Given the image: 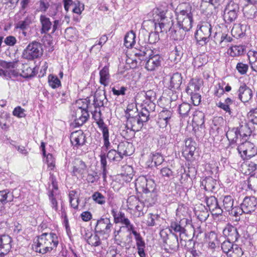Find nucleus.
<instances>
[{
    "instance_id": "obj_10",
    "label": "nucleus",
    "mask_w": 257,
    "mask_h": 257,
    "mask_svg": "<svg viewBox=\"0 0 257 257\" xmlns=\"http://www.w3.org/2000/svg\"><path fill=\"white\" fill-rule=\"evenodd\" d=\"M191 220L186 218L180 219L179 221H172L169 226V231L171 233H179L180 242L183 240V235H186V229L185 227L186 225L190 224Z\"/></svg>"
},
{
    "instance_id": "obj_12",
    "label": "nucleus",
    "mask_w": 257,
    "mask_h": 257,
    "mask_svg": "<svg viewBox=\"0 0 257 257\" xmlns=\"http://www.w3.org/2000/svg\"><path fill=\"white\" fill-rule=\"evenodd\" d=\"M239 10L238 4L233 1L228 3L224 11L223 18L225 22L230 23L234 21L238 17Z\"/></svg>"
},
{
    "instance_id": "obj_59",
    "label": "nucleus",
    "mask_w": 257,
    "mask_h": 257,
    "mask_svg": "<svg viewBox=\"0 0 257 257\" xmlns=\"http://www.w3.org/2000/svg\"><path fill=\"white\" fill-rule=\"evenodd\" d=\"M248 118L251 122L253 124H257V107L254 109H251L247 113Z\"/></svg>"
},
{
    "instance_id": "obj_36",
    "label": "nucleus",
    "mask_w": 257,
    "mask_h": 257,
    "mask_svg": "<svg viewBox=\"0 0 257 257\" xmlns=\"http://www.w3.org/2000/svg\"><path fill=\"white\" fill-rule=\"evenodd\" d=\"M85 239L87 243L91 246H97L101 244V241L98 235L92 234L90 232L86 233Z\"/></svg>"
},
{
    "instance_id": "obj_41",
    "label": "nucleus",
    "mask_w": 257,
    "mask_h": 257,
    "mask_svg": "<svg viewBox=\"0 0 257 257\" xmlns=\"http://www.w3.org/2000/svg\"><path fill=\"white\" fill-rule=\"evenodd\" d=\"M223 203L222 208L228 212L233 206L234 200L230 195H225L221 198Z\"/></svg>"
},
{
    "instance_id": "obj_29",
    "label": "nucleus",
    "mask_w": 257,
    "mask_h": 257,
    "mask_svg": "<svg viewBox=\"0 0 257 257\" xmlns=\"http://www.w3.org/2000/svg\"><path fill=\"white\" fill-rule=\"evenodd\" d=\"M114 222L115 223H121L123 225V227H125L127 229V231L130 232V233L135 229L134 225L122 212L119 211V215Z\"/></svg>"
},
{
    "instance_id": "obj_15",
    "label": "nucleus",
    "mask_w": 257,
    "mask_h": 257,
    "mask_svg": "<svg viewBox=\"0 0 257 257\" xmlns=\"http://www.w3.org/2000/svg\"><path fill=\"white\" fill-rule=\"evenodd\" d=\"M160 235L164 243L168 245L171 250L176 251L178 249V236L176 234L174 233L168 234L166 231L162 230L160 232Z\"/></svg>"
},
{
    "instance_id": "obj_3",
    "label": "nucleus",
    "mask_w": 257,
    "mask_h": 257,
    "mask_svg": "<svg viewBox=\"0 0 257 257\" xmlns=\"http://www.w3.org/2000/svg\"><path fill=\"white\" fill-rule=\"evenodd\" d=\"M37 251L42 254L51 251L58 244L57 235L54 233H43L38 236Z\"/></svg>"
},
{
    "instance_id": "obj_48",
    "label": "nucleus",
    "mask_w": 257,
    "mask_h": 257,
    "mask_svg": "<svg viewBox=\"0 0 257 257\" xmlns=\"http://www.w3.org/2000/svg\"><path fill=\"white\" fill-rule=\"evenodd\" d=\"M151 158L156 166L161 165L164 161V157L159 152H154L152 153L151 154Z\"/></svg>"
},
{
    "instance_id": "obj_30",
    "label": "nucleus",
    "mask_w": 257,
    "mask_h": 257,
    "mask_svg": "<svg viewBox=\"0 0 257 257\" xmlns=\"http://www.w3.org/2000/svg\"><path fill=\"white\" fill-rule=\"evenodd\" d=\"M118 151L121 157L130 156L133 152L132 144L127 142H121L117 147Z\"/></svg>"
},
{
    "instance_id": "obj_32",
    "label": "nucleus",
    "mask_w": 257,
    "mask_h": 257,
    "mask_svg": "<svg viewBox=\"0 0 257 257\" xmlns=\"http://www.w3.org/2000/svg\"><path fill=\"white\" fill-rule=\"evenodd\" d=\"M146 98L149 101L148 105L146 106L148 108L150 112L154 111L156 107L155 103H154L156 100V93L152 90L147 91L146 92Z\"/></svg>"
},
{
    "instance_id": "obj_58",
    "label": "nucleus",
    "mask_w": 257,
    "mask_h": 257,
    "mask_svg": "<svg viewBox=\"0 0 257 257\" xmlns=\"http://www.w3.org/2000/svg\"><path fill=\"white\" fill-rule=\"evenodd\" d=\"M50 0H40L39 11L43 13L46 12L50 6Z\"/></svg>"
},
{
    "instance_id": "obj_38",
    "label": "nucleus",
    "mask_w": 257,
    "mask_h": 257,
    "mask_svg": "<svg viewBox=\"0 0 257 257\" xmlns=\"http://www.w3.org/2000/svg\"><path fill=\"white\" fill-rule=\"evenodd\" d=\"M40 21L42 25V33H47L49 31L52 25L50 19L45 15H41Z\"/></svg>"
},
{
    "instance_id": "obj_9",
    "label": "nucleus",
    "mask_w": 257,
    "mask_h": 257,
    "mask_svg": "<svg viewBox=\"0 0 257 257\" xmlns=\"http://www.w3.org/2000/svg\"><path fill=\"white\" fill-rule=\"evenodd\" d=\"M43 54V49L41 44L34 41L29 44L24 50L23 55L28 60H33L41 56Z\"/></svg>"
},
{
    "instance_id": "obj_34",
    "label": "nucleus",
    "mask_w": 257,
    "mask_h": 257,
    "mask_svg": "<svg viewBox=\"0 0 257 257\" xmlns=\"http://www.w3.org/2000/svg\"><path fill=\"white\" fill-rule=\"evenodd\" d=\"M13 200V194L9 190L0 191V205H4L8 202H12Z\"/></svg>"
},
{
    "instance_id": "obj_63",
    "label": "nucleus",
    "mask_w": 257,
    "mask_h": 257,
    "mask_svg": "<svg viewBox=\"0 0 257 257\" xmlns=\"http://www.w3.org/2000/svg\"><path fill=\"white\" fill-rule=\"evenodd\" d=\"M160 39L159 35L158 32H152L149 34L148 37V42L150 44H155Z\"/></svg>"
},
{
    "instance_id": "obj_2",
    "label": "nucleus",
    "mask_w": 257,
    "mask_h": 257,
    "mask_svg": "<svg viewBox=\"0 0 257 257\" xmlns=\"http://www.w3.org/2000/svg\"><path fill=\"white\" fill-rule=\"evenodd\" d=\"M150 110L146 106L142 107L140 112L135 116L127 113L126 127L134 132L139 131L143 126L144 123L147 122L150 118Z\"/></svg>"
},
{
    "instance_id": "obj_7",
    "label": "nucleus",
    "mask_w": 257,
    "mask_h": 257,
    "mask_svg": "<svg viewBox=\"0 0 257 257\" xmlns=\"http://www.w3.org/2000/svg\"><path fill=\"white\" fill-rule=\"evenodd\" d=\"M101 115L102 114L100 109H99V110H95L92 113V117L102 132L104 147H105L106 150H108L110 148V146L109 139V130L107 126L104 123L103 120L101 118Z\"/></svg>"
},
{
    "instance_id": "obj_20",
    "label": "nucleus",
    "mask_w": 257,
    "mask_h": 257,
    "mask_svg": "<svg viewBox=\"0 0 257 257\" xmlns=\"http://www.w3.org/2000/svg\"><path fill=\"white\" fill-rule=\"evenodd\" d=\"M244 213L249 214L254 212L257 208V199L254 196L245 197L241 204Z\"/></svg>"
},
{
    "instance_id": "obj_17",
    "label": "nucleus",
    "mask_w": 257,
    "mask_h": 257,
    "mask_svg": "<svg viewBox=\"0 0 257 257\" xmlns=\"http://www.w3.org/2000/svg\"><path fill=\"white\" fill-rule=\"evenodd\" d=\"M237 93L238 99L244 103L249 102L253 95V90L244 83L240 84Z\"/></svg>"
},
{
    "instance_id": "obj_1",
    "label": "nucleus",
    "mask_w": 257,
    "mask_h": 257,
    "mask_svg": "<svg viewBox=\"0 0 257 257\" xmlns=\"http://www.w3.org/2000/svg\"><path fill=\"white\" fill-rule=\"evenodd\" d=\"M135 187L138 192L145 194L143 197L146 203L150 206L155 204L158 195L156 184L153 180H148L144 176H141L136 180Z\"/></svg>"
},
{
    "instance_id": "obj_45",
    "label": "nucleus",
    "mask_w": 257,
    "mask_h": 257,
    "mask_svg": "<svg viewBox=\"0 0 257 257\" xmlns=\"http://www.w3.org/2000/svg\"><path fill=\"white\" fill-rule=\"evenodd\" d=\"M31 17H27L24 20L20 21L15 26V28L17 29H20L22 31H25L30 27L32 24Z\"/></svg>"
},
{
    "instance_id": "obj_21",
    "label": "nucleus",
    "mask_w": 257,
    "mask_h": 257,
    "mask_svg": "<svg viewBox=\"0 0 257 257\" xmlns=\"http://www.w3.org/2000/svg\"><path fill=\"white\" fill-rule=\"evenodd\" d=\"M12 238L8 235H0V257H8L12 248Z\"/></svg>"
},
{
    "instance_id": "obj_57",
    "label": "nucleus",
    "mask_w": 257,
    "mask_h": 257,
    "mask_svg": "<svg viewBox=\"0 0 257 257\" xmlns=\"http://www.w3.org/2000/svg\"><path fill=\"white\" fill-rule=\"evenodd\" d=\"M188 214L187 208L184 204H180L178 206V208L176 210V215L180 218L183 216V218H185Z\"/></svg>"
},
{
    "instance_id": "obj_53",
    "label": "nucleus",
    "mask_w": 257,
    "mask_h": 257,
    "mask_svg": "<svg viewBox=\"0 0 257 257\" xmlns=\"http://www.w3.org/2000/svg\"><path fill=\"white\" fill-rule=\"evenodd\" d=\"M113 194L109 193L108 198V205L112 208L111 210V213L113 217L114 222L117 219L119 215V212H117L116 208H113V203L112 202V199H113Z\"/></svg>"
},
{
    "instance_id": "obj_16",
    "label": "nucleus",
    "mask_w": 257,
    "mask_h": 257,
    "mask_svg": "<svg viewBox=\"0 0 257 257\" xmlns=\"http://www.w3.org/2000/svg\"><path fill=\"white\" fill-rule=\"evenodd\" d=\"M205 201L212 215L216 216L221 215L223 213V209L219 205L217 199L213 196L205 197Z\"/></svg>"
},
{
    "instance_id": "obj_47",
    "label": "nucleus",
    "mask_w": 257,
    "mask_h": 257,
    "mask_svg": "<svg viewBox=\"0 0 257 257\" xmlns=\"http://www.w3.org/2000/svg\"><path fill=\"white\" fill-rule=\"evenodd\" d=\"M92 200L99 205H104L106 203V198L100 192H95L91 196Z\"/></svg>"
},
{
    "instance_id": "obj_27",
    "label": "nucleus",
    "mask_w": 257,
    "mask_h": 257,
    "mask_svg": "<svg viewBox=\"0 0 257 257\" xmlns=\"http://www.w3.org/2000/svg\"><path fill=\"white\" fill-rule=\"evenodd\" d=\"M86 168L87 166L84 162L79 158L75 159L73 161L72 175H81L85 173Z\"/></svg>"
},
{
    "instance_id": "obj_61",
    "label": "nucleus",
    "mask_w": 257,
    "mask_h": 257,
    "mask_svg": "<svg viewBox=\"0 0 257 257\" xmlns=\"http://www.w3.org/2000/svg\"><path fill=\"white\" fill-rule=\"evenodd\" d=\"M159 216L158 214L149 213L147 220V224L149 226H153L156 225L155 220H158Z\"/></svg>"
},
{
    "instance_id": "obj_39",
    "label": "nucleus",
    "mask_w": 257,
    "mask_h": 257,
    "mask_svg": "<svg viewBox=\"0 0 257 257\" xmlns=\"http://www.w3.org/2000/svg\"><path fill=\"white\" fill-rule=\"evenodd\" d=\"M94 105L95 108L100 107L104 106V104L107 102V99L105 95V92L103 94L96 93L94 97Z\"/></svg>"
},
{
    "instance_id": "obj_51",
    "label": "nucleus",
    "mask_w": 257,
    "mask_h": 257,
    "mask_svg": "<svg viewBox=\"0 0 257 257\" xmlns=\"http://www.w3.org/2000/svg\"><path fill=\"white\" fill-rule=\"evenodd\" d=\"M106 156L109 160L116 162H119L122 159V157L120 156L118 151L116 152L115 150L113 149L108 152Z\"/></svg>"
},
{
    "instance_id": "obj_49",
    "label": "nucleus",
    "mask_w": 257,
    "mask_h": 257,
    "mask_svg": "<svg viewBox=\"0 0 257 257\" xmlns=\"http://www.w3.org/2000/svg\"><path fill=\"white\" fill-rule=\"evenodd\" d=\"M243 251L237 244H234V247L229 251L227 254V257H241Z\"/></svg>"
},
{
    "instance_id": "obj_46",
    "label": "nucleus",
    "mask_w": 257,
    "mask_h": 257,
    "mask_svg": "<svg viewBox=\"0 0 257 257\" xmlns=\"http://www.w3.org/2000/svg\"><path fill=\"white\" fill-rule=\"evenodd\" d=\"M204 113L201 111H196L193 115L192 121L196 125L202 126L204 123Z\"/></svg>"
},
{
    "instance_id": "obj_13",
    "label": "nucleus",
    "mask_w": 257,
    "mask_h": 257,
    "mask_svg": "<svg viewBox=\"0 0 257 257\" xmlns=\"http://www.w3.org/2000/svg\"><path fill=\"white\" fill-rule=\"evenodd\" d=\"M164 61L163 56L157 54L156 52L151 51L149 54V57L146 61L145 68L148 71H154L161 66Z\"/></svg>"
},
{
    "instance_id": "obj_52",
    "label": "nucleus",
    "mask_w": 257,
    "mask_h": 257,
    "mask_svg": "<svg viewBox=\"0 0 257 257\" xmlns=\"http://www.w3.org/2000/svg\"><path fill=\"white\" fill-rule=\"evenodd\" d=\"M48 82L49 85L53 89L61 86V81L56 76L50 74L48 76Z\"/></svg>"
},
{
    "instance_id": "obj_31",
    "label": "nucleus",
    "mask_w": 257,
    "mask_h": 257,
    "mask_svg": "<svg viewBox=\"0 0 257 257\" xmlns=\"http://www.w3.org/2000/svg\"><path fill=\"white\" fill-rule=\"evenodd\" d=\"M196 150V143L192 139L189 138L185 141V147L183 154L188 158L192 157Z\"/></svg>"
},
{
    "instance_id": "obj_28",
    "label": "nucleus",
    "mask_w": 257,
    "mask_h": 257,
    "mask_svg": "<svg viewBox=\"0 0 257 257\" xmlns=\"http://www.w3.org/2000/svg\"><path fill=\"white\" fill-rule=\"evenodd\" d=\"M205 241L208 243L209 248L214 249L219 244L218 235L214 231H210L205 234Z\"/></svg>"
},
{
    "instance_id": "obj_40",
    "label": "nucleus",
    "mask_w": 257,
    "mask_h": 257,
    "mask_svg": "<svg viewBox=\"0 0 257 257\" xmlns=\"http://www.w3.org/2000/svg\"><path fill=\"white\" fill-rule=\"evenodd\" d=\"M183 54V49L180 46H176L175 50L171 52L170 59L175 63L180 61Z\"/></svg>"
},
{
    "instance_id": "obj_18",
    "label": "nucleus",
    "mask_w": 257,
    "mask_h": 257,
    "mask_svg": "<svg viewBox=\"0 0 257 257\" xmlns=\"http://www.w3.org/2000/svg\"><path fill=\"white\" fill-rule=\"evenodd\" d=\"M132 233L136 240V246L138 250V253L140 257H145V248L146 247V243L143 238L139 232H138L135 229L132 231L130 234ZM127 238H129L132 242V236L129 234L127 236Z\"/></svg>"
},
{
    "instance_id": "obj_6",
    "label": "nucleus",
    "mask_w": 257,
    "mask_h": 257,
    "mask_svg": "<svg viewBox=\"0 0 257 257\" xmlns=\"http://www.w3.org/2000/svg\"><path fill=\"white\" fill-rule=\"evenodd\" d=\"M212 27L207 22H203L197 26L195 33V38L198 44L203 46L207 44L210 39Z\"/></svg>"
},
{
    "instance_id": "obj_22",
    "label": "nucleus",
    "mask_w": 257,
    "mask_h": 257,
    "mask_svg": "<svg viewBox=\"0 0 257 257\" xmlns=\"http://www.w3.org/2000/svg\"><path fill=\"white\" fill-rule=\"evenodd\" d=\"M173 116L172 111L168 109H163L160 112L157 118V124L160 128H165L170 124Z\"/></svg>"
},
{
    "instance_id": "obj_25",
    "label": "nucleus",
    "mask_w": 257,
    "mask_h": 257,
    "mask_svg": "<svg viewBox=\"0 0 257 257\" xmlns=\"http://www.w3.org/2000/svg\"><path fill=\"white\" fill-rule=\"evenodd\" d=\"M182 82V77L181 73L178 72L175 73L170 77L168 88L173 91L179 90Z\"/></svg>"
},
{
    "instance_id": "obj_60",
    "label": "nucleus",
    "mask_w": 257,
    "mask_h": 257,
    "mask_svg": "<svg viewBox=\"0 0 257 257\" xmlns=\"http://www.w3.org/2000/svg\"><path fill=\"white\" fill-rule=\"evenodd\" d=\"M236 69L240 74L244 75L247 72L248 66L247 64H244L242 62H239L236 66Z\"/></svg>"
},
{
    "instance_id": "obj_56",
    "label": "nucleus",
    "mask_w": 257,
    "mask_h": 257,
    "mask_svg": "<svg viewBox=\"0 0 257 257\" xmlns=\"http://www.w3.org/2000/svg\"><path fill=\"white\" fill-rule=\"evenodd\" d=\"M228 214L229 215H232L235 217H239L240 215H241L243 213H244V211L242 209V207L240 206H233L231 209H230L228 211Z\"/></svg>"
},
{
    "instance_id": "obj_26",
    "label": "nucleus",
    "mask_w": 257,
    "mask_h": 257,
    "mask_svg": "<svg viewBox=\"0 0 257 257\" xmlns=\"http://www.w3.org/2000/svg\"><path fill=\"white\" fill-rule=\"evenodd\" d=\"M223 235L227 237V240L233 242L236 241L239 237V233L236 227L228 224L223 230Z\"/></svg>"
},
{
    "instance_id": "obj_42",
    "label": "nucleus",
    "mask_w": 257,
    "mask_h": 257,
    "mask_svg": "<svg viewBox=\"0 0 257 257\" xmlns=\"http://www.w3.org/2000/svg\"><path fill=\"white\" fill-rule=\"evenodd\" d=\"M36 75L35 71V68H32L28 65H23L22 73L20 75L25 78H30L34 77Z\"/></svg>"
},
{
    "instance_id": "obj_33",
    "label": "nucleus",
    "mask_w": 257,
    "mask_h": 257,
    "mask_svg": "<svg viewBox=\"0 0 257 257\" xmlns=\"http://www.w3.org/2000/svg\"><path fill=\"white\" fill-rule=\"evenodd\" d=\"M100 80L99 82L101 85L106 86L109 84L110 74L109 72L108 66H105L99 71Z\"/></svg>"
},
{
    "instance_id": "obj_64",
    "label": "nucleus",
    "mask_w": 257,
    "mask_h": 257,
    "mask_svg": "<svg viewBox=\"0 0 257 257\" xmlns=\"http://www.w3.org/2000/svg\"><path fill=\"white\" fill-rule=\"evenodd\" d=\"M13 114L14 115L19 118L24 117L26 115L24 109L20 106L16 107L13 110Z\"/></svg>"
},
{
    "instance_id": "obj_43",
    "label": "nucleus",
    "mask_w": 257,
    "mask_h": 257,
    "mask_svg": "<svg viewBox=\"0 0 257 257\" xmlns=\"http://www.w3.org/2000/svg\"><path fill=\"white\" fill-rule=\"evenodd\" d=\"M232 102V100L231 98L227 97L225 99L224 102L220 101L216 103V105L218 107L220 108L221 109L225 111V112L227 113L229 115L232 116V112L230 108L229 105L231 104Z\"/></svg>"
},
{
    "instance_id": "obj_23",
    "label": "nucleus",
    "mask_w": 257,
    "mask_h": 257,
    "mask_svg": "<svg viewBox=\"0 0 257 257\" xmlns=\"http://www.w3.org/2000/svg\"><path fill=\"white\" fill-rule=\"evenodd\" d=\"M236 128L238 130L239 137L244 140H246L251 134L252 131L249 126V123L244 117L240 118L239 126Z\"/></svg>"
},
{
    "instance_id": "obj_44",
    "label": "nucleus",
    "mask_w": 257,
    "mask_h": 257,
    "mask_svg": "<svg viewBox=\"0 0 257 257\" xmlns=\"http://www.w3.org/2000/svg\"><path fill=\"white\" fill-rule=\"evenodd\" d=\"M135 39L136 35L133 31L128 32L124 37V46L127 48H132L136 43Z\"/></svg>"
},
{
    "instance_id": "obj_4",
    "label": "nucleus",
    "mask_w": 257,
    "mask_h": 257,
    "mask_svg": "<svg viewBox=\"0 0 257 257\" xmlns=\"http://www.w3.org/2000/svg\"><path fill=\"white\" fill-rule=\"evenodd\" d=\"M167 12L168 10L163 7L154 9L152 12L153 20L155 25L158 23L161 32L167 33L168 28L173 25L171 18L166 16Z\"/></svg>"
},
{
    "instance_id": "obj_5",
    "label": "nucleus",
    "mask_w": 257,
    "mask_h": 257,
    "mask_svg": "<svg viewBox=\"0 0 257 257\" xmlns=\"http://www.w3.org/2000/svg\"><path fill=\"white\" fill-rule=\"evenodd\" d=\"M177 25L187 32L192 27L193 17L192 7L188 5L185 10L180 11L177 15Z\"/></svg>"
},
{
    "instance_id": "obj_62",
    "label": "nucleus",
    "mask_w": 257,
    "mask_h": 257,
    "mask_svg": "<svg viewBox=\"0 0 257 257\" xmlns=\"http://www.w3.org/2000/svg\"><path fill=\"white\" fill-rule=\"evenodd\" d=\"M139 203V199L134 196H130L127 200V206L128 209L133 210L136 204Z\"/></svg>"
},
{
    "instance_id": "obj_19",
    "label": "nucleus",
    "mask_w": 257,
    "mask_h": 257,
    "mask_svg": "<svg viewBox=\"0 0 257 257\" xmlns=\"http://www.w3.org/2000/svg\"><path fill=\"white\" fill-rule=\"evenodd\" d=\"M70 141L74 147L81 148L86 143V136L82 130L75 131L71 134Z\"/></svg>"
},
{
    "instance_id": "obj_55",
    "label": "nucleus",
    "mask_w": 257,
    "mask_h": 257,
    "mask_svg": "<svg viewBox=\"0 0 257 257\" xmlns=\"http://www.w3.org/2000/svg\"><path fill=\"white\" fill-rule=\"evenodd\" d=\"M233 242H234L232 241L226 240L223 241L221 244V248L223 251L226 254H227L232 248L234 247L235 244H234Z\"/></svg>"
},
{
    "instance_id": "obj_37",
    "label": "nucleus",
    "mask_w": 257,
    "mask_h": 257,
    "mask_svg": "<svg viewBox=\"0 0 257 257\" xmlns=\"http://www.w3.org/2000/svg\"><path fill=\"white\" fill-rule=\"evenodd\" d=\"M226 136L230 142V145H234L239 137L238 130L236 127L229 129L226 133Z\"/></svg>"
},
{
    "instance_id": "obj_54",
    "label": "nucleus",
    "mask_w": 257,
    "mask_h": 257,
    "mask_svg": "<svg viewBox=\"0 0 257 257\" xmlns=\"http://www.w3.org/2000/svg\"><path fill=\"white\" fill-rule=\"evenodd\" d=\"M244 49L242 46H234L230 48V55L231 56L235 57L241 55Z\"/></svg>"
},
{
    "instance_id": "obj_8",
    "label": "nucleus",
    "mask_w": 257,
    "mask_h": 257,
    "mask_svg": "<svg viewBox=\"0 0 257 257\" xmlns=\"http://www.w3.org/2000/svg\"><path fill=\"white\" fill-rule=\"evenodd\" d=\"M237 150L243 160L249 159L257 154V148L246 140L237 147Z\"/></svg>"
},
{
    "instance_id": "obj_11",
    "label": "nucleus",
    "mask_w": 257,
    "mask_h": 257,
    "mask_svg": "<svg viewBox=\"0 0 257 257\" xmlns=\"http://www.w3.org/2000/svg\"><path fill=\"white\" fill-rule=\"evenodd\" d=\"M88 104L84 106H78L73 111L72 117L76 125L79 126L83 125L88 119L89 114L87 110Z\"/></svg>"
},
{
    "instance_id": "obj_14",
    "label": "nucleus",
    "mask_w": 257,
    "mask_h": 257,
    "mask_svg": "<svg viewBox=\"0 0 257 257\" xmlns=\"http://www.w3.org/2000/svg\"><path fill=\"white\" fill-rule=\"evenodd\" d=\"M113 224L109 218H100L97 221L95 230L96 233L108 236L111 231Z\"/></svg>"
},
{
    "instance_id": "obj_24",
    "label": "nucleus",
    "mask_w": 257,
    "mask_h": 257,
    "mask_svg": "<svg viewBox=\"0 0 257 257\" xmlns=\"http://www.w3.org/2000/svg\"><path fill=\"white\" fill-rule=\"evenodd\" d=\"M172 26L173 25L170 26L167 31L170 38L176 41L183 40L185 38L187 31L179 27L177 25L173 27Z\"/></svg>"
},
{
    "instance_id": "obj_35",
    "label": "nucleus",
    "mask_w": 257,
    "mask_h": 257,
    "mask_svg": "<svg viewBox=\"0 0 257 257\" xmlns=\"http://www.w3.org/2000/svg\"><path fill=\"white\" fill-rule=\"evenodd\" d=\"M216 184V180L211 177H206L201 182V186L207 191H213Z\"/></svg>"
},
{
    "instance_id": "obj_50",
    "label": "nucleus",
    "mask_w": 257,
    "mask_h": 257,
    "mask_svg": "<svg viewBox=\"0 0 257 257\" xmlns=\"http://www.w3.org/2000/svg\"><path fill=\"white\" fill-rule=\"evenodd\" d=\"M191 108V105L188 103H183L180 104L178 108V111L182 117L188 116Z\"/></svg>"
}]
</instances>
